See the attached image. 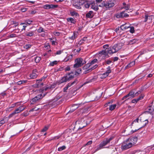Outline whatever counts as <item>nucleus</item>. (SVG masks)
Instances as JSON below:
<instances>
[{"mask_svg": "<svg viewBox=\"0 0 154 154\" xmlns=\"http://www.w3.org/2000/svg\"><path fill=\"white\" fill-rule=\"evenodd\" d=\"M122 48V46L120 44L118 43L111 46L106 50H103L99 52L98 54L99 56H102V58L104 59L105 57H108L109 56L108 54H113L118 51Z\"/></svg>", "mask_w": 154, "mask_h": 154, "instance_id": "nucleus-1", "label": "nucleus"}, {"mask_svg": "<svg viewBox=\"0 0 154 154\" xmlns=\"http://www.w3.org/2000/svg\"><path fill=\"white\" fill-rule=\"evenodd\" d=\"M148 123V121L147 119H144L143 118L140 117V119L139 120L138 118H137L134 120L131 123L132 126H140L139 128L134 131L132 130L128 134H131L136 132L140 128L143 127L147 125Z\"/></svg>", "mask_w": 154, "mask_h": 154, "instance_id": "nucleus-2", "label": "nucleus"}, {"mask_svg": "<svg viewBox=\"0 0 154 154\" xmlns=\"http://www.w3.org/2000/svg\"><path fill=\"white\" fill-rule=\"evenodd\" d=\"M81 70L80 69L78 70V72H72L66 74L65 76L63 77L62 79L57 82L58 85H60L64 82H66L72 79L78 75L80 72Z\"/></svg>", "mask_w": 154, "mask_h": 154, "instance_id": "nucleus-3", "label": "nucleus"}, {"mask_svg": "<svg viewBox=\"0 0 154 154\" xmlns=\"http://www.w3.org/2000/svg\"><path fill=\"white\" fill-rule=\"evenodd\" d=\"M114 136H111L109 138H106L105 140H104L101 142L99 145V146L97 147L95 150L94 152H97L98 150L101 149L103 146L106 145L108 143H109L110 141L112 140L114 138Z\"/></svg>", "mask_w": 154, "mask_h": 154, "instance_id": "nucleus-4", "label": "nucleus"}, {"mask_svg": "<svg viewBox=\"0 0 154 154\" xmlns=\"http://www.w3.org/2000/svg\"><path fill=\"white\" fill-rule=\"evenodd\" d=\"M90 63L85 64L83 67V69H86L84 71V73H87L91 71L92 70L96 69L98 66V65L96 64L94 66H92Z\"/></svg>", "mask_w": 154, "mask_h": 154, "instance_id": "nucleus-5", "label": "nucleus"}, {"mask_svg": "<svg viewBox=\"0 0 154 154\" xmlns=\"http://www.w3.org/2000/svg\"><path fill=\"white\" fill-rule=\"evenodd\" d=\"M75 64L74 65V67L77 68L81 66L86 63L85 61H83L82 58H78L75 60Z\"/></svg>", "mask_w": 154, "mask_h": 154, "instance_id": "nucleus-6", "label": "nucleus"}, {"mask_svg": "<svg viewBox=\"0 0 154 154\" xmlns=\"http://www.w3.org/2000/svg\"><path fill=\"white\" fill-rule=\"evenodd\" d=\"M86 122L84 118H81L75 122V125L79 127V129H82L85 126Z\"/></svg>", "mask_w": 154, "mask_h": 154, "instance_id": "nucleus-7", "label": "nucleus"}, {"mask_svg": "<svg viewBox=\"0 0 154 154\" xmlns=\"http://www.w3.org/2000/svg\"><path fill=\"white\" fill-rule=\"evenodd\" d=\"M132 147V146L127 140L124 141L121 145V148L122 150L127 149Z\"/></svg>", "mask_w": 154, "mask_h": 154, "instance_id": "nucleus-8", "label": "nucleus"}, {"mask_svg": "<svg viewBox=\"0 0 154 154\" xmlns=\"http://www.w3.org/2000/svg\"><path fill=\"white\" fill-rule=\"evenodd\" d=\"M127 140L133 146L136 143L137 140V138L136 137H130Z\"/></svg>", "mask_w": 154, "mask_h": 154, "instance_id": "nucleus-9", "label": "nucleus"}, {"mask_svg": "<svg viewBox=\"0 0 154 154\" xmlns=\"http://www.w3.org/2000/svg\"><path fill=\"white\" fill-rule=\"evenodd\" d=\"M148 110L150 114H152V115H154V100L153 101L150 105L149 106ZM152 117H153L154 116H152Z\"/></svg>", "mask_w": 154, "mask_h": 154, "instance_id": "nucleus-10", "label": "nucleus"}, {"mask_svg": "<svg viewBox=\"0 0 154 154\" xmlns=\"http://www.w3.org/2000/svg\"><path fill=\"white\" fill-rule=\"evenodd\" d=\"M107 70L106 71V72L103 73L101 75V78H105L107 76L109 73H110L111 72V70L110 69V66H108L107 68Z\"/></svg>", "mask_w": 154, "mask_h": 154, "instance_id": "nucleus-11", "label": "nucleus"}, {"mask_svg": "<svg viewBox=\"0 0 154 154\" xmlns=\"http://www.w3.org/2000/svg\"><path fill=\"white\" fill-rule=\"evenodd\" d=\"M58 7L57 5H46L44 6L43 8L45 9H49L50 8H57Z\"/></svg>", "mask_w": 154, "mask_h": 154, "instance_id": "nucleus-12", "label": "nucleus"}, {"mask_svg": "<svg viewBox=\"0 0 154 154\" xmlns=\"http://www.w3.org/2000/svg\"><path fill=\"white\" fill-rule=\"evenodd\" d=\"M61 97V96H60V95H57L53 100L51 101H50L49 102V104L51 105V104H53V105H55V104L54 103V102L55 101H56L58 100Z\"/></svg>", "mask_w": 154, "mask_h": 154, "instance_id": "nucleus-13", "label": "nucleus"}, {"mask_svg": "<svg viewBox=\"0 0 154 154\" xmlns=\"http://www.w3.org/2000/svg\"><path fill=\"white\" fill-rule=\"evenodd\" d=\"M106 8H107L109 9L113 7L115 5V4L112 2L110 1L108 2H106Z\"/></svg>", "mask_w": 154, "mask_h": 154, "instance_id": "nucleus-14", "label": "nucleus"}, {"mask_svg": "<svg viewBox=\"0 0 154 154\" xmlns=\"http://www.w3.org/2000/svg\"><path fill=\"white\" fill-rule=\"evenodd\" d=\"M77 81H74L72 82L69 83L68 84L66 85V86L63 88V91L64 92H66V90L69 87L71 86L72 85H73L74 84H75L76 83Z\"/></svg>", "mask_w": 154, "mask_h": 154, "instance_id": "nucleus-15", "label": "nucleus"}, {"mask_svg": "<svg viewBox=\"0 0 154 154\" xmlns=\"http://www.w3.org/2000/svg\"><path fill=\"white\" fill-rule=\"evenodd\" d=\"M36 70H34L32 73L31 74L29 75L30 79H35L36 78L37 76V75L36 73Z\"/></svg>", "mask_w": 154, "mask_h": 154, "instance_id": "nucleus-16", "label": "nucleus"}, {"mask_svg": "<svg viewBox=\"0 0 154 154\" xmlns=\"http://www.w3.org/2000/svg\"><path fill=\"white\" fill-rule=\"evenodd\" d=\"M78 34V33L77 32H74L72 35L71 36H69L68 38L69 39L73 41L77 37Z\"/></svg>", "mask_w": 154, "mask_h": 154, "instance_id": "nucleus-17", "label": "nucleus"}, {"mask_svg": "<svg viewBox=\"0 0 154 154\" xmlns=\"http://www.w3.org/2000/svg\"><path fill=\"white\" fill-rule=\"evenodd\" d=\"M94 15V14L93 11H90L86 14V17L87 18H92Z\"/></svg>", "mask_w": 154, "mask_h": 154, "instance_id": "nucleus-18", "label": "nucleus"}, {"mask_svg": "<svg viewBox=\"0 0 154 154\" xmlns=\"http://www.w3.org/2000/svg\"><path fill=\"white\" fill-rule=\"evenodd\" d=\"M80 104H74L72 105L71 109L70 110L69 112V113H71L73 112L75 110L77 109L79 107V106Z\"/></svg>", "mask_w": 154, "mask_h": 154, "instance_id": "nucleus-19", "label": "nucleus"}, {"mask_svg": "<svg viewBox=\"0 0 154 154\" xmlns=\"http://www.w3.org/2000/svg\"><path fill=\"white\" fill-rule=\"evenodd\" d=\"M43 85V83L39 82L38 80H36V83L34 85V87L35 88H39Z\"/></svg>", "mask_w": 154, "mask_h": 154, "instance_id": "nucleus-20", "label": "nucleus"}, {"mask_svg": "<svg viewBox=\"0 0 154 154\" xmlns=\"http://www.w3.org/2000/svg\"><path fill=\"white\" fill-rule=\"evenodd\" d=\"M130 27V26L127 25L126 24L122 25L120 26L121 30L123 31L125 30L126 29Z\"/></svg>", "mask_w": 154, "mask_h": 154, "instance_id": "nucleus-21", "label": "nucleus"}, {"mask_svg": "<svg viewBox=\"0 0 154 154\" xmlns=\"http://www.w3.org/2000/svg\"><path fill=\"white\" fill-rule=\"evenodd\" d=\"M129 97L127 99H129L130 98H132L135 97V95L134 94V92L132 91H131L128 94Z\"/></svg>", "mask_w": 154, "mask_h": 154, "instance_id": "nucleus-22", "label": "nucleus"}, {"mask_svg": "<svg viewBox=\"0 0 154 154\" xmlns=\"http://www.w3.org/2000/svg\"><path fill=\"white\" fill-rule=\"evenodd\" d=\"M72 58V55H70L67 56L64 59V61L65 62L71 60Z\"/></svg>", "mask_w": 154, "mask_h": 154, "instance_id": "nucleus-23", "label": "nucleus"}, {"mask_svg": "<svg viewBox=\"0 0 154 154\" xmlns=\"http://www.w3.org/2000/svg\"><path fill=\"white\" fill-rule=\"evenodd\" d=\"M135 64V61H133L132 62L128 64L125 67L126 68H128L130 67L133 66H134Z\"/></svg>", "mask_w": 154, "mask_h": 154, "instance_id": "nucleus-24", "label": "nucleus"}, {"mask_svg": "<svg viewBox=\"0 0 154 154\" xmlns=\"http://www.w3.org/2000/svg\"><path fill=\"white\" fill-rule=\"evenodd\" d=\"M116 106V104L112 105L109 106V109L111 111L115 109Z\"/></svg>", "mask_w": 154, "mask_h": 154, "instance_id": "nucleus-25", "label": "nucleus"}, {"mask_svg": "<svg viewBox=\"0 0 154 154\" xmlns=\"http://www.w3.org/2000/svg\"><path fill=\"white\" fill-rule=\"evenodd\" d=\"M25 35L27 36L31 37L33 35L34 32L33 31H31L29 32H26V33Z\"/></svg>", "mask_w": 154, "mask_h": 154, "instance_id": "nucleus-26", "label": "nucleus"}, {"mask_svg": "<svg viewBox=\"0 0 154 154\" xmlns=\"http://www.w3.org/2000/svg\"><path fill=\"white\" fill-rule=\"evenodd\" d=\"M123 14V12H122L120 13L117 14H116L115 16L116 17L118 18H122V14Z\"/></svg>", "mask_w": 154, "mask_h": 154, "instance_id": "nucleus-27", "label": "nucleus"}, {"mask_svg": "<svg viewBox=\"0 0 154 154\" xmlns=\"http://www.w3.org/2000/svg\"><path fill=\"white\" fill-rule=\"evenodd\" d=\"M68 21L74 24L75 23V20L72 18H70L67 19Z\"/></svg>", "mask_w": 154, "mask_h": 154, "instance_id": "nucleus-28", "label": "nucleus"}, {"mask_svg": "<svg viewBox=\"0 0 154 154\" xmlns=\"http://www.w3.org/2000/svg\"><path fill=\"white\" fill-rule=\"evenodd\" d=\"M57 62L56 60L51 62L49 65V66H53L54 65H57Z\"/></svg>", "mask_w": 154, "mask_h": 154, "instance_id": "nucleus-29", "label": "nucleus"}, {"mask_svg": "<svg viewBox=\"0 0 154 154\" xmlns=\"http://www.w3.org/2000/svg\"><path fill=\"white\" fill-rule=\"evenodd\" d=\"M70 14L72 16L77 17L79 16V14L76 12L73 11L70 12Z\"/></svg>", "mask_w": 154, "mask_h": 154, "instance_id": "nucleus-30", "label": "nucleus"}, {"mask_svg": "<svg viewBox=\"0 0 154 154\" xmlns=\"http://www.w3.org/2000/svg\"><path fill=\"white\" fill-rule=\"evenodd\" d=\"M106 2H103L102 3H100L99 5L98 4L99 6L102 7H105L106 6Z\"/></svg>", "mask_w": 154, "mask_h": 154, "instance_id": "nucleus-31", "label": "nucleus"}, {"mask_svg": "<svg viewBox=\"0 0 154 154\" xmlns=\"http://www.w3.org/2000/svg\"><path fill=\"white\" fill-rule=\"evenodd\" d=\"M91 8L96 11H97L99 9L97 6H96L95 5H93V4L92 5Z\"/></svg>", "mask_w": 154, "mask_h": 154, "instance_id": "nucleus-32", "label": "nucleus"}, {"mask_svg": "<svg viewBox=\"0 0 154 154\" xmlns=\"http://www.w3.org/2000/svg\"><path fill=\"white\" fill-rule=\"evenodd\" d=\"M137 41L138 40H137V39H133L130 40L129 42V43L130 44H132L136 43L137 42Z\"/></svg>", "mask_w": 154, "mask_h": 154, "instance_id": "nucleus-33", "label": "nucleus"}, {"mask_svg": "<svg viewBox=\"0 0 154 154\" xmlns=\"http://www.w3.org/2000/svg\"><path fill=\"white\" fill-rule=\"evenodd\" d=\"M97 61V59L95 58L92 60L90 63L91 64L92 66H93V65L95 63H96Z\"/></svg>", "mask_w": 154, "mask_h": 154, "instance_id": "nucleus-34", "label": "nucleus"}, {"mask_svg": "<svg viewBox=\"0 0 154 154\" xmlns=\"http://www.w3.org/2000/svg\"><path fill=\"white\" fill-rule=\"evenodd\" d=\"M66 148V147L65 146H63L61 147H59L58 149V151H61L65 149Z\"/></svg>", "mask_w": 154, "mask_h": 154, "instance_id": "nucleus-35", "label": "nucleus"}, {"mask_svg": "<svg viewBox=\"0 0 154 154\" xmlns=\"http://www.w3.org/2000/svg\"><path fill=\"white\" fill-rule=\"evenodd\" d=\"M73 5L75 8L78 9H79L81 8V7L80 6V5L79 4H73Z\"/></svg>", "mask_w": 154, "mask_h": 154, "instance_id": "nucleus-36", "label": "nucleus"}, {"mask_svg": "<svg viewBox=\"0 0 154 154\" xmlns=\"http://www.w3.org/2000/svg\"><path fill=\"white\" fill-rule=\"evenodd\" d=\"M18 108L20 112H21L25 109V107H24L23 106H21Z\"/></svg>", "mask_w": 154, "mask_h": 154, "instance_id": "nucleus-37", "label": "nucleus"}, {"mask_svg": "<svg viewBox=\"0 0 154 154\" xmlns=\"http://www.w3.org/2000/svg\"><path fill=\"white\" fill-rule=\"evenodd\" d=\"M113 103V100H111L109 101H108V102H107V103H106L104 105V106L105 107H107L108 105L109 104H111V103Z\"/></svg>", "mask_w": 154, "mask_h": 154, "instance_id": "nucleus-38", "label": "nucleus"}, {"mask_svg": "<svg viewBox=\"0 0 154 154\" xmlns=\"http://www.w3.org/2000/svg\"><path fill=\"white\" fill-rule=\"evenodd\" d=\"M41 60V58L39 57H36L35 58V60L36 63H38Z\"/></svg>", "mask_w": 154, "mask_h": 154, "instance_id": "nucleus-39", "label": "nucleus"}, {"mask_svg": "<svg viewBox=\"0 0 154 154\" xmlns=\"http://www.w3.org/2000/svg\"><path fill=\"white\" fill-rule=\"evenodd\" d=\"M129 28H130V32L131 33H133L134 32V27L133 26L130 27Z\"/></svg>", "mask_w": 154, "mask_h": 154, "instance_id": "nucleus-40", "label": "nucleus"}, {"mask_svg": "<svg viewBox=\"0 0 154 154\" xmlns=\"http://www.w3.org/2000/svg\"><path fill=\"white\" fill-rule=\"evenodd\" d=\"M27 82V81L26 80H23V81H19L17 83L19 85H21V84L26 83Z\"/></svg>", "mask_w": 154, "mask_h": 154, "instance_id": "nucleus-41", "label": "nucleus"}, {"mask_svg": "<svg viewBox=\"0 0 154 154\" xmlns=\"http://www.w3.org/2000/svg\"><path fill=\"white\" fill-rule=\"evenodd\" d=\"M43 28L42 27H40L37 30V32L39 33H41L42 32H44L43 31Z\"/></svg>", "mask_w": 154, "mask_h": 154, "instance_id": "nucleus-42", "label": "nucleus"}, {"mask_svg": "<svg viewBox=\"0 0 154 154\" xmlns=\"http://www.w3.org/2000/svg\"><path fill=\"white\" fill-rule=\"evenodd\" d=\"M54 88V85H51V86H48V87H47L45 88L44 89V90L45 91H47V90H48L49 89H51L52 88Z\"/></svg>", "mask_w": 154, "mask_h": 154, "instance_id": "nucleus-43", "label": "nucleus"}, {"mask_svg": "<svg viewBox=\"0 0 154 154\" xmlns=\"http://www.w3.org/2000/svg\"><path fill=\"white\" fill-rule=\"evenodd\" d=\"M123 14H122V16H123L122 18L127 17L129 16V15L127 13H125V11H123Z\"/></svg>", "mask_w": 154, "mask_h": 154, "instance_id": "nucleus-44", "label": "nucleus"}, {"mask_svg": "<svg viewBox=\"0 0 154 154\" xmlns=\"http://www.w3.org/2000/svg\"><path fill=\"white\" fill-rule=\"evenodd\" d=\"M123 8L125 9L126 10H128L130 8V5L128 4L125 6Z\"/></svg>", "mask_w": 154, "mask_h": 154, "instance_id": "nucleus-45", "label": "nucleus"}, {"mask_svg": "<svg viewBox=\"0 0 154 154\" xmlns=\"http://www.w3.org/2000/svg\"><path fill=\"white\" fill-rule=\"evenodd\" d=\"M32 22V20H26L25 21L26 24H27L29 25L31 24Z\"/></svg>", "mask_w": 154, "mask_h": 154, "instance_id": "nucleus-46", "label": "nucleus"}, {"mask_svg": "<svg viewBox=\"0 0 154 154\" xmlns=\"http://www.w3.org/2000/svg\"><path fill=\"white\" fill-rule=\"evenodd\" d=\"M90 4L89 3L87 2L85 4V6L86 8H88L89 7Z\"/></svg>", "mask_w": 154, "mask_h": 154, "instance_id": "nucleus-47", "label": "nucleus"}, {"mask_svg": "<svg viewBox=\"0 0 154 154\" xmlns=\"http://www.w3.org/2000/svg\"><path fill=\"white\" fill-rule=\"evenodd\" d=\"M9 36L10 38H12L17 37V35L16 34H11L9 35Z\"/></svg>", "mask_w": 154, "mask_h": 154, "instance_id": "nucleus-48", "label": "nucleus"}, {"mask_svg": "<svg viewBox=\"0 0 154 154\" xmlns=\"http://www.w3.org/2000/svg\"><path fill=\"white\" fill-rule=\"evenodd\" d=\"M15 114V112H13L12 113L9 115L8 117L9 118H10Z\"/></svg>", "mask_w": 154, "mask_h": 154, "instance_id": "nucleus-49", "label": "nucleus"}, {"mask_svg": "<svg viewBox=\"0 0 154 154\" xmlns=\"http://www.w3.org/2000/svg\"><path fill=\"white\" fill-rule=\"evenodd\" d=\"M70 69V67L69 66H68L64 69L65 71H69Z\"/></svg>", "mask_w": 154, "mask_h": 154, "instance_id": "nucleus-50", "label": "nucleus"}, {"mask_svg": "<svg viewBox=\"0 0 154 154\" xmlns=\"http://www.w3.org/2000/svg\"><path fill=\"white\" fill-rule=\"evenodd\" d=\"M144 96L143 95H141L139 98L137 99V100L139 101V100H142Z\"/></svg>", "mask_w": 154, "mask_h": 154, "instance_id": "nucleus-51", "label": "nucleus"}, {"mask_svg": "<svg viewBox=\"0 0 154 154\" xmlns=\"http://www.w3.org/2000/svg\"><path fill=\"white\" fill-rule=\"evenodd\" d=\"M48 129V127L46 126H45L44 128H43L42 130V131L45 132Z\"/></svg>", "mask_w": 154, "mask_h": 154, "instance_id": "nucleus-52", "label": "nucleus"}, {"mask_svg": "<svg viewBox=\"0 0 154 154\" xmlns=\"http://www.w3.org/2000/svg\"><path fill=\"white\" fill-rule=\"evenodd\" d=\"M14 112H15V114L21 112L19 110V109H18V108L16 109Z\"/></svg>", "mask_w": 154, "mask_h": 154, "instance_id": "nucleus-53", "label": "nucleus"}, {"mask_svg": "<svg viewBox=\"0 0 154 154\" xmlns=\"http://www.w3.org/2000/svg\"><path fill=\"white\" fill-rule=\"evenodd\" d=\"M5 122L4 119L1 120L0 121V126H1L3 124H4Z\"/></svg>", "mask_w": 154, "mask_h": 154, "instance_id": "nucleus-54", "label": "nucleus"}, {"mask_svg": "<svg viewBox=\"0 0 154 154\" xmlns=\"http://www.w3.org/2000/svg\"><path fill=\"white\" fill-rule=\"evenodd\" d=\"M148 17L149 16L147 14L145 15V20H144V22H146L147 21L148 19Z\"/></svg>", "mask_w": 154, "mask_h": 154, "instance_id": "nucleus-55", "label": "nucleus"}, {"mask_svg": "<svg viewBox=\"0 0 154 154\" xmlns=\"http://www.w3.org/2000/svg\"><path fill=\"white\" fill-rule=\"evenodd\" d=\"M31 46L30 45H25V48L26 49H28L30 48Z\"/></svg>", "mask_w": 154, "mask_h": 154, "instance_id": "nucleus-56", "label": "nucleus"}, {"mask_svg": "<svg viewBox=\"0 0 154 154\" xmlns=\"http://www.w3.org/2000/svg\"><path fill=\"white\" fill-rule=\"evenodd\" d=\"M138 101L137 100V99H134L132 100L131 102L133 103H136Z\"/></svg>", "mask_w": 154, "mask_h": 154, "instance_id": "nucleus-57", "label": "nucleus"}, {"mask_svg": "<svg viewBox=\"0 0 154 154\" xmlns=\"http://www.w3.org/2000/svg\"><path fill=\"white\" fill-rule=\"evenodd\" d=\"M59 138H60V137H59V136L55 137H53L52 139H50V140H54L56 139H58Z\"/></svg>", "mask_w": 154, "mask_h": 154, "instance_id": "nucleus-58", "label": "nucleus"}, {"mask_svg": "<svg viewBox=\"0 0 154 154\" xmlns=\"http://www.w3.org/2000/svg\"><path fill=\"white\" fill-rule=\"evenodd\" d=\"M62 51H57L55 54V55L60 54L62 53Z\"/></svg>", "mask_w": 154, "mask_h": 154, "instance_id": "nucleus-59", "label": "nucleus"}, {"mask_svg": "<svg viewBox=\"0 0 154 154\" xmlns=\"http://www.w3.org/2000/svg\"><path fill=\"white\" fill-rule=\"evenodd\" d=\"M111 62V61L109 60H108L106 61V63L107 64H110Z\"/></svg>", "mask_w": 154, "mask_h": 154, "instance_id": "nucleus-60", "label": "nucleus"}, {"mask_svg": "<svg viewBox=\"0 0 154 154\" xmlns=\"http://www.w3.org/2000/svg\"><path fill=\"white\" fill-rule=\"evenodd\" d=\"M92 143V141H88L86 144V145H89L91 144Z\"/></svg>", "mask_w": 154, "mask_h": 154, "instance_id": "nucleus-61", "label": "nucleus"}, {"mask_svg": "<svg viewBox=\"0 0 154 154\" xmlns=\"http://www.w3.org/2000/svg\"><path fill=\"white\" fill-rule=\"evenodd\" d=\"M141 92V91H138L136 93H135L134 94L135 97V96H137Z\"/></svg>", "mask_w": 154, "mask_h": 154, "instance_id": "nucleus-62", "label": "nucleus"}, {"mask_svg": "<svg viewBox=\"0 0 154 154\" xmlns=\"http://www.w3.org/2000/svg\"><path fill=\"white\" fill-rule=\"evenodd\" d=\"M129 97L128 96V94L126 95V96H125L124 97L122 98V100H124V99L127 98H128Z\"/></svg>", "mask_w": 154, "mask_h": 154, "instance_id": "nucleus-63", "label": "nucleus"}, {"mask_svg": "<svg viewBox=\"0 0 154 154\" xmlns=\"http://www.w3.org/2000/svg\"><path fill=\"white\" fill-rule=\"evenodd\" d=\"M60 33L59 32H55V33H54V35H56L57 36H59L60 35Z\"/></svg>", "mask_w": 154, "mask_h": 154, "instance_id": "nucleus-64", "label": "nucleus"}]
</instances>
